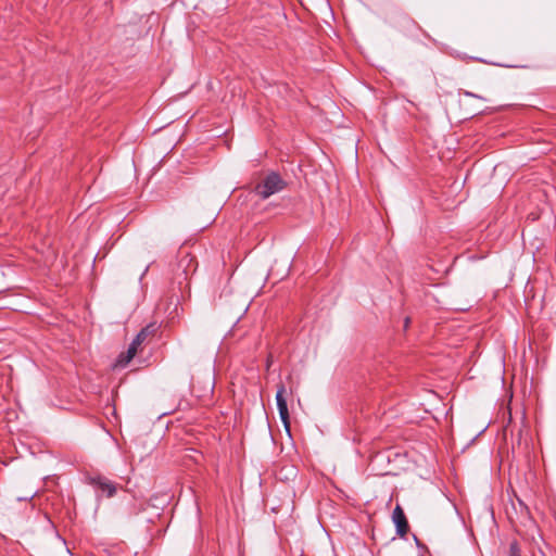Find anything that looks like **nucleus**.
<instances>
[{
    "label": "nucleus",
    "instance_id": "1a4fd4ad",
    "mask_svg": "<svg viewBox=\"0 0 556 556\" xmlns=\"http://www.w3.org/2000/svg\"><path fill=\"white\" fill-rule=\"evenodd\" d=\"M126 354H127L128 359H132L135 357V355L137 354L136 348L128 346Z\"/></svg>",
    "mask_w": 556,
    "mask_h": 556
},
{
    "label": "nucleus",
    "instance_id": "dca6fc26",
    "mask_svg": "<svg viewBox=\"0 0 556 556\" xmlns=\"http://www.w3.org/2000/svg\"><path fill=\"white\" fill-rule=\"evenodd\" d=\"M408 323H409V318H406L405 319V327H407Z\"/></svg>",
    "mask_w": 556,
    "mask_h": 556
},
{
    "label": "nucleus",
    "instance_id": "a211bd4d",
    "mask_svg": "<svg viewBox=\"0 0 556 556\" xmlns=\"http://www.w3.org/2000/svg\"><path fill=\"white\" fill-rule=\"evenodd\" d=\"M188 451L195 452V450L193 447L188 448Z\"/></svg>",
    "mask_w": 556,
    "mask_h": 556
},
{
    "label": "nucleus",
    "instance_id": "7ed1b4c3",
    "mask_svg": "<svg viewBox=\"0 0 556 556\" xmlns=\"http://www.w3.org/2000/svg\"><path fill=\"white\" fill-rule=\"evenodd\" d=\"M392 521L396 528V534L401 538L405 536L408 532V522L403 508L396 505L392 513Z\"/></svg>",
    "mask_w": 556,
    "mask_h": 556
},
{
    "label": "nucleus",
    "instance_id": "9b49d317",
    "mask_svg": "<svg viewBox=\"0 0 556 556\" xmlns=\"http://www.w3.org/2000/svg\"><path fill=\"white\" fill-rule=\"evenodd\" d=\"M378 458H387L389 460V457H387V454H380V453H377L375 454V457H374V460H377Z\"/></svg>",
    "mask_w": 556,
    "mask_h": 556
},
{
    "label": "nucleus",
    "instance_id": "2eb2a0df",
    "mask_svg": "<svg viewBox=\"0 0 556 556\" xmlns=\"http://www.w3.org/2000/svg\"><path fill=\"white\" fill-rule=\"evenodd\" d=\"M515 496H516V500L518 501V503L521 504V498L516 494H515Z\"/></svg>",
    "mask_w": 556,
    "mask_h": 556
},
{
    "label": "nucleus",
    "instance_id": "39448f33",
    "mask_svg": "<svg viewBox=\"0 0 556 556\" xmlns=\"http://www.w3.org/2000/svg\"><path fill=\"white\" fill-rule=\"evenodd\" d=\"M159 329V326L156 323H150L147 326H144L136 336L138 340L143 343L149 337H153Z\"/></svg>",
    "mask_w": 556,
    "mask_h": 556
},
{
    "label": "nucleus",
    "instance_id": "9d476101",
    "mask_svg": "<svg viewBox=\"0 0 556 556\" xmlns=\"http://www.w3.org/2000/svg\"><path fill=\"white\" fill-rule=\"evenodd\" d=\"M141 344H142V343H141V341H140V340H138L137 338H135V339L132 340V342L129 344V346H134V348H136V351H138V348H139Z\"/></svg>",
    "mask_w": 556,
    "mask_h": 556
},
{
    "label": "nucleus",
    "instance_id": "0eeeda50",
    "mask_svg": "<svg viewBox=\"0 0 556 556\" xmlns=\"http://www.w3.org/2000/svg\"><path fill=\"white\" fill-rule=\"evenodd\" d=\"M510 556H521L517 541H514L510 545Z\"/></svg>",
    "mask_w": 556,
    "mask_h": 556
},
{
    "label": "nucleus",
    "instance_id": "ddd939ff",
    "mask_svg": "<svg viewBox=\"0 0 556 556\" xmlns=\"http://www.w3.org/2000/svg\"><path fill=\"white\" fill-rule=\"evenodd\" d=\"M516 438H517V442L520 443L521 442V429H519L517 431Z\"/></svg>",
    "mask_w": 556,
    "mask_h": 556
},
{
    "label": "nucleus",
    "instance_id": "f03ea898",
    "mask_svg": "<svg viewBox=\"0 0 556 556\" xmlns=\"http://www.w3.org/2000/svg\"><path fill=\"white\" fill-rule=\"evenodd\" d=\"M286 387L282 382L277 386L276 403L280 419L286 428H289L290 416L287 400L285 397Z\"/></svg>",
    "mask_w": 556,
    "mask_h": 556
},
{
    "label": "nucleus",
    "instance_id": "6ab92c4d",
    "mask_svg": "<svg viewBox=\"0 0 556 556\" xmlns=\"http://www.w3.org/2000/svg\"><path fill=\"white\" fill-rule=\"evenodd\" d=\"M269 366H270V361H269V358H268V359H267V367H269Z\"/></svg>",
    "mask_w": 556,
    "mask_h": 556
},
{
    "label": "nucleus",
    "instance_id": "20e7f679",
    "mask_svg": "<svg viewBox=\"0 0 556 556\" xmlns=\"http://www.w3.org/2000/svg\"><path fill=\"white\" fill-rule=\"evenodd\" d=\"M90 483L103 492H106L108 497H112L116 492V485L104 477L97 476L90 478Z\"/></svg>",
    "mask_w": 556,
    "mask_h": 556
},
{
    "label": "nucleus",
    "instance_id": "4468645a",
    "mask_svg": "<svg viewBox=\"0 0 556 556\" xmlns=\"http://www.w3.org/2000/svg\"><path fill=\"white\" fill-rule=\"evenodd\" d=\"M404 453H407L409 447L401 446ZM410 450H416V447H410Z\"/></svg>",
    "mask_w": 556,
    "mask_h": 556
},
{
    "label": "nucleus",
    "instance_id": "f257e3e1",
    "mask_svg": "<svg viewBox=\"0 0 556 556\" xmlns=\"http://www.w3.org/2000/svg\"><path fill=\"white\" fill-rule=\"evenodd\" d=\"M286 187L287 182L282 179L280 174L277 172H270L255 186V192L262 199H267L270 195L282 191Z\"/></svg>",
    "mask_w": 556,
    "mask_h": 556
},
{
    "label": "nucleus",
    "instance_id": "f8f14e48",
    "mask_svg": "<svg viewBox=\"0 0 556 556\" xmlns=\"http://www.w3.org/2000/svg\"><path fill=\"white\" fill-rule=\"evenodd\" d=\"M528 218L531 219V220H536L539 218V213H530L528 215Z\"/></svg>",
    "mask_w": 556,
    "mask_h": 556
},
{
    "label": "nucleus",
    "instance_id": "6e6552de",
    "mask_svg": "<svg viewBox=\"0 0 556 556\" xmlns=\"http://www.w3.org/2000/svg\"><path fill=\"white\" fill-rule=\"evenodd\" d=\"M484 430H482L480 433H478L477 435L472 437L469 441V443L465 444V445H462L460 446V452H465V450H467L475 441L476 439L483 432Z\"/></svg>",
    "mask_w": 556,
    "mask_h": 556
},
{
    "label": "nucleus",
    "instance_id": "f3484780",
    "mask_svg": "<svg viewBox=\"0 0 556 556\" xmlns=\"http://www.w3.org/2000/svg\"><path fill=\"white\" fill-rule=\"evenodd\" d=\"M466 96L473 97V94L471 92H466Z\"/></svg>",
    "mask_w": 556,
    "mask_h": 556
},
{
    "label": "nucleus",
    "instance_id": "423d86ee",
    "mask_svg": "<svg viewBox=\"0 0 556 556\" xmlns=\"http://www.w3.org/2000/svg\"><path fill=\"white\" fill-rule=\"evenodd\" d=\"M131 359H128L126 352H122L114 363L115 368H125Z\"/></svg>",
    "mask_w": 556,
    "mask_h": 556
}]
</instances>
